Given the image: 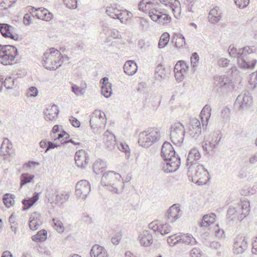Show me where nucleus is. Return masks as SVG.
Listing matches in <instances>:
<instances>
[{
	"label": "nucleus",
	"mask_w": 257,
	"mask_h": 257,
	"mask_svg": "<svg viewBox=\"0 0 257 257\" xmlns=\"http://www.w3.org/2000/svg\"><path fill=\"white\" fill-rule=\"evenodd\" d=\"M201 158V155L199 151L196 149L193 148L190 150L187 158V166H191L194 165L196 162L199 160Z\"/></svg>",
	"instance_id": "a878e982"
},
{
	"label": "nucleus",
	"mask_w": 257,
	"mask_h": 257,
	"mask_svg": "<svg viewBox=\"0 0 257 257\" xmlns=\"http://www.w3.org/2000/svg\"><path fill=\"white\" fill-rule=\"evenodd\" d=\"M16 215L15 212H13L9 217V222L11 225L12 230L15 233H16Z\"/></svg>",
	"instance_id": "6e6d98bb"
},
{
	"label": "nucleus",
	"mask_w": 257,
	"mask_h": 257,
	"mask_svg": "<svg viewBox=\"0 0 257 257\" xmlns=\"http://www.w3.org/2000/svg\"><path fill=\"white\" fill-rule=\"evenodd\" d=\"M186 67V63L183 61H178L174 67V71L178 72L182 69V67Z\"/></svg>",
	"instance_id": "338daca9"
},
{
	"label": "nucleus",
	"mask_w": 257,
	"mask_h": 257,
	"mask_svg": "<svg viewBox=\"0 0 257 257\" xmlns=\"http://www.w3.org/2000/svg\"><path fill=\"white\" fill-rule=\"evenodd\" d=\"M72 91L77 95H82L85 93V89L82 87H80L75 84L71 86Z\"/></svg>",
	"instance_id": "13d9d810"
},
{
	"label": "nucleus",
	"mask_w": 257,
	"mask_h": 257,
	"mask_svg": "<svg viewBox=\"0 0 257 257\" xmlns=\"http://www.w3.org/2000/svg\"><path fill=\"white\" fill-rule=\"evenodd\" d=\"M252 102V96L248 91L242 92L237 97L235 105L241 109H247Z\"/></svg>",
	"instance_id": "ddd939ff"
},
{
	"label": "nucleus",
	"mask_w": 257,
	"mask_h": 257,
	"mask_svg": "<svg viewBox=\"0 0 257 257\" xmlns=\"http://www.w3.org/2000/svg\"><path fill=\"white\" fill-rule=\"evenodd\" d=\"M93 171L96 174L103 173L106 169V163L102 160H97L93 164Z\"/></svg>",
	"instance_id": "c9c22d12"
},
{
	"label": "nucleus",
	"mask_w": 257,
	"mask_h": 257,
	"mask_svg": "<svg viewBox=\"0 0 257 257\" xmlns=\"http://www.w3.org/2000/svg\"><path fill=\"white\" fill-rule=\"evenodd\" d=\"M103 142L108 150L111 151L116 144L115 136L108 131H106L103 135Z\"/></svg>",
	"instance_id": "b1692460"
},
{
	"label": "nucleus",
	"mask_w": 257,
	"mask_h": 257,
	"mask_svg": "<svg viewBox=\"0 0 257 257\" xmlns=\"http://www.w3.org/2000/svg\"><path fill=\"white\" fill-rule=\"evenodd\" d=\"M165 69L161 65H159L156 68L155 77L157 79L161 80L166 77Z\"/></svg>",
	"instance_id": "a18cd8bd"
},
{
	"label": "nucleus",
	"mask_w": 257,
	"mask_h": 257,
	"mask_svg": "<svg viewBox=\"0 0 257 257\" xmlns=\"http://www.w3.org/2000/svg\"><path fill=\"white\" fill-rule=\"evenodd\" d=\"M43 11H44V15L42 17V20L50 21L52 19L53 15L51 12L46 9Z\"/></svg>",
	"instance_id": "e2e57ef3"
},
{
	"label": "nucleus",
	"mask_w": 257,
	"mask_h": 257,
	"mask_svg": "<svg viewBox=\"0 0 257 257\" xmlns=\"http://www.w3.org/2000/svg\"><path fill=\"white\" fill-rule=\"evenodd\" d=\"M15 79L11 76L8 77L5 80L3 84L7 89H12L14 85Z\"/></svg>",
	"instance_id": "4d7b16f0"
},
{
	"label": "nucleus",
	"mask_w": 257,
	"mask_h": 257,
	"mask_svg": "<svg viewBox=\"0 0 257 257\" xmlns=\"http://www.w3.org/2000/svg\"><path fill=\"white\" fill-rule=\"evenodd\" d=\"M179 238H180V235H176V234H174L168 238L167 242L170 245H174L180 243Z\"/></svg>",
	"instance_id": "5fc2aeb1"
},
{
	"label": "nucleus",
	"mask_w": 257,
	"mask_h": 257,
	"mask_svg": "<svg viewBox=\"0 0 257 257\" xmlns=\"http://www.w3.org/2000/svg\"><path fill=\"white\" fill-rule=\"evenodd\" d=\"M240 49H237L233 45H230L228 49L229 56L232 58H238V60L240 59Z\"/></svg>",
	"instance_id": "37998d69"
},
{
	"label": "nucleus",
	"mask_w": 257,
	"mask_h": 257,
	"mask_svg": "<svg viewBox=\"0 0 257 257\" xmlns=\"http://www.w3.org/2000/svg\"><path fill=\"white\" fill-rule=\"evenodd\" d=\"M159 2L156 0H142L138 5L140 10L144 12H149V14L158 6Z\"/></svg>",
	"instance_id": "6ab92c4d"
},
{
	"label": "nucleus",
	"mask_w": 257,
	"mask_h": 257,
	"mask_svg": "<svg viewBox=\"0 0 257 257\" xmlns=\"http://www.w3.org/2000/svg\"><path fill=\"white\" fill-rule=\"evenodd\" d=\"M90 255L91 257H108L105 249L98 244L92 246Z\"/></svg>",
	"instance_id": "c85d7f7f"
},
{
	"label": "nucleus",
	"mask_w": 257,
	"mask_h": 257,
	"mask_svg": "<svg viewBox=\"0 0 257 257\" xmlns=\"http://www.w3.org/2000/svg\"><path fill=\"white\" fill-rule=\"evenodd\" d=\"M64 3L70 9H75L77 7V0H64Z\"/></svg>",
	"instance_id": "052dcab7"
},
{
	"label": "nucleus",
	"mask_w": 257,
	"mask_h": 257,
	"mask_svg": "<svg viewBox=\"0 0 257 257\" xmlns=\"http://www.w3.org/2000/svg\"><path fill=\"white\" fill-rule=\"evenodd\" d=\"M222 16V12L221 9L217 6L212 9L208 14L209 22L213 24L219 22Z\"/></svg>",
	"instance_id": "5701e85b"
},
{
	"label": "nucleus",
	"mask_w": 257,
	"mask_h": 257,
	"mask_svg": "<svg viewBox=\"0 0 257 257\" xmlns=\"http://www.w3.org/2000/svg\"><path fill=\"white\" fill-rule=\"evenodd\" d=\"M69 196H70L68 193L66 192H62L56 195L55 200H51L55 203L60 202L63 203L68 200Z\"/></svg>",
	"instance_id": "c03bdc74"
},
{
	"label": "nucleus",
	"mask_w": 257,
	"mask_h": 257,
	"mask_svg": "<svg viewBox=\"0 0 257 257\" xmlns=\"http://www.w3.org/2000/svg\"><path fill=\"white\" fill-rule=\"evenodd\" d=\"M101 86V94L106 98L109 97L112 94V84L108 81L107 77H104L100 80Z\"/></svg>",
	"instance_id": "bb28decb"
},
{
	"label": "nucleus",
	"mask_w": 257,
	"mask_h": 257,
	"mask_svg": "<svg viewBox=\"0 0 257 257\" xmlns=\"http://www.w3.org/2000/svg\"><path fill=\"white\" fill-rule=\"evenodd\" d=\"M161 137L160 132L158 128H149L139 134L138 143L146 148L158 141Z\"/></svg>",
	"instance_id": "f03ea898"
},
{
	"label": "nucleus",
	"mask_w": 257,
	"mask_h": 257,
	"mask_svg": "<svg viewBox=\"0 0 257 257\" xmlns=\"http://www.w3.org/2000/svg\"><path fill=\"white\" fill-rule=\"evenodd\" d=\"M121 182L120 175L113 171L104 173L101 180L102 185L107 186L110 191L115 193H118L117 184Z\"/></svg>",
	"instance_id": "423d86ee"
},
{
	"label": "nucleus",
	"mask_w": 257,
	"mask_h": 257,
	"mask_svg": "<svg viewBox=\"0 0 257 257\" xmlns=\"http://www.w3.org/2000/svg\"><path fill=\"white\" fill-rule=\"evenodd\" d=\"M38 94V90L36 87L31 86L27 91L26 95L28 97H36Z\"/></svg>",
	"instance_id": "bf43d9fd"
},
{
	"label": "nucleus",
	"mask_w": 257,
	"mask_h": 257,
	"mask_svg": "<svg viewBox=\"0 0 257 257\" xmlns=\"http://www.w3.org/2000/svg\"><path fill=\"white\" fill-rule=\"evenodd\" d=\"M75 161L78 166L84 167V165L88 162L85 152L82 150L77 151L75 155Z\"/></svg>",
	"instance_id": "473e14b6"
},
{
	"label": "nucleus",
	"mask_w": 257,
	"mask_h": 257,
	"mask_svg": "<svg viewBox=\"0 0 257 257\" xmlns=\"http://www.w3.org/2000/svg\"><path fill=\"white\" fill-rule=\"evenodd\" d=\"M250 211L249 202L248 201H241L234 205L230 206L227 212V218L229 221H241Z\"/></svg>",
	"instance_id": "f257e3e1"
},
{
	"label": "nucleus",
	"mask_w": 257,
	"mask_h": 257,
	"mask_svg": "<svg viewBox=\"0 0 257 257\" xmlns=\"http://www.w3.org/2000/svg\"><path fill=\"white\" fill-rule=\"evenodd\" d=\"M171 230L172 227L168 223L161 224L159 233H160L162 235H164L170 232Z\"/></svg>",
	"instance_id": "603ef678"
},
{
	"label": "nucleus",
	"mask_w": 257,
	"mask_h": 257,
	"mask_svg": "<svg viewBox=\"0 0 257 257\" xmlns=\"http://www.w3.org/2000/svg\"><path fill=\"white\" fill-rule=\"evenodd\" d=\"M13 145L7 138H5L1 145L0 156H3L5 160L11 162L13 160Z\"/></svg>",
	"instance_id": "4468645a"
},
{
	"label": "nucleus",
	"mask_w": 257,
	"mask_h": 257,
	"mask_svg": "<svg viewBox=\"0 0 257 257\" xmlns=\"http://www.w3.org/2000/svg\"><path fill=\"white\" fill-rule=\"evenodd\" d=\"M140 25L143 30L146 31L149 28V22L143 18L140 19Z\"/></svg>",
	"instance_id": "69168bd1"
},
{
	"label": "nucleus",
	"mask_w": 257,
	"mask_h": 257,
	"mask_svg": "<svg viewBox=\"0 0 257 257\" xmlns=\"http://www.w3.org/2000/svg\"><path fill=\"white\" fill-rule=\"evenodd\" d=\"M16 57V54L15 56H10L7 54L0 53V60L2 64L4 65L12 64V62Z\"/></svg>",
	"instance_id": "79ce46f5"
},
{
	"label": "nucleus",
	"mask_w": 257,
	"mask_h": 257,
	"mask_svg": "<svg viewBox=\"0 0 257 257\" xmlns=\"http://www.w3.org/2000/svg\"><path fill=\"white\" fill-rule=\"evenodd\" d=\"M189 134L193 138L198 137L201 133V123L196 118L191 119L189 128Z\"/></svg>",
	"instance_id": "4be33fe9"
},
{
	"label": "nucleus",
	"mask_w": 257,
	"mask_h": 257,
	"mask_svg": "<svg viewBox=\"0 0 257 257\" xmlns=\"http://www.w3.org/2000/svg\"><path fill=\"white\" fill-rule=\"evenodd\" d=\"M215 214L212 213L211 215L207 214L204 215L203 217L202 220L200 223L201 226H209L212 224L215 220L214 216Z\"/></svg>",
	"instance_id": "ea45409f"
},
{
	"label": "nucleus",
	"mask_w": 257,
	"mask_h": 257,
	"mask_svg": "<svg viewBox=\"0 0 257 257\" xmlns=\"http://www.w3.org/2000/svg\"><path fill=\"white\" fill-rule=\"evenodd\" d=\"M47 232L46 230L42 229L38 231L37 234L32 236V239L35 242H42L47 239Z\"/></svg>",
	"instance_id": "58836bf2"
},
{
	"label": "nucleus",
	"mask_w": 257,
	"mask_h": 257,
	"mask_svg": "<svg viewBox=\"0 0 257 257\" xmlns=\"http://www.w3.org/2000/svg\"><path fill=\"white\" fill-rule=\"evenodd\" d=\"M10 27L11 26L8 24L0 23V32L5 38H11L12 39L16 40L15 36L11 32Z\"/></svg>",
	"instance_id": "72a5a7b5"
},
{
	"label": "nucleus",
	"mask_w": 257,
	"mask_h": 257,
	"mask_svg": "<svg viewBox=\"0 0 257 257\" xmlns=\"http://www.w3.org/2000/svg\"><path fill=\"white\" fill-rule=\"evenodd\" d=\"M160 226V224H158L156 221H155L149 224V228L153 230L155 232L159 233Z\"/></svg>",
	"instance_id": "0e129e2a"
},
{
	"label": "nucleus",
	"mask_w": 257,
	"mask_h": 257,
	"mask_svg": "<svg viewBox=\"0 0 257 257\" xmlns=\"http://www.w3.org/2000/svg\"><path fill=\"white\" fill-rule=\"evenodd\" d=\"M248 83L250 88L253 89L256 88L257 84V72H253L249 75Z\"/></svg>",
	"instance_id": "de8ad7c7"
},
{
	"label": "nucleus",
	"mask_w": 257,
	"mask_h": 257,
	"mask_svg": "<svg viewBox=\"0 0 257 257\" xmlns=\"http://www.w3.org/2000/svg\"><path fill=\"white\" fill-rule=\"evenodd\" d=\"M188 171L193 172L194 177L197 178L196 183L198 185L206 184L210 178L207 169L203 165L197 163L194 165L189 166Z\"/></svg>",
	"instance_id": "6e6552de"
},
{
	"label": "nucleus",
	"mask_w": 257,
	"mask_h": 257,
	"mask_svg": "<svg viewBox=\"0 0 257 257\" xmlns=\"http://www.w3.org/2000/svg\"><path fill=\"white\" fill-rule=\"evenodd\" d=\"M156 7L149 13L150 18L159 24L165 25L169 23L171 20V17L161 11V4L159 3Z\"/></svg>",
	"instance_id": "9d476101"
},
{
	"label": "nucleus",
	"mask_w": 257,
	"mask_h": 257,
	"mask_svg": "<svg viewBox=\"0 0 257 257\" xmlns=\"http://www.w3.org/2000/svg\"><path fill=\"white\" fill-rule=\"evenodd\" d=\"M118 149L121 152H124L127 159H128L130 156V150L128 146L125 143H120L117 144Z\"/></svg>",
	"instance_id": "8fccbe9b"
},
{
	"label": "nucleus",
	"mask_w": 257,
	"mask_h": 257,
	"mask_svg": "<svg viewBox=\"0 0 257 257\" xmlns=\"http://www.w3.org/2000/svg\"><path fill=\"white\" fill-rule=\"evenodd\" d=\"M165 163L163 167V170L167 173L174 172L177 171L180 165V158L179 156L169 158L168 160H164Z\"/></svg>",
	"instance_id": "dca6fc26"
},
{
	"label": "nucleus",
	"mask_w": 257,
	"mask_h": 257,
	"mask_svg": "<svg viewBox=\"0 0 257 257\" xmlns=\"http://www.w3.org/2000/svg\"><path fill=\"white\" fill-rule=\"evenodd\" d=\"M105 12L110 18L118 19L122 23H126L128 19L133 16L131 12L126 10H123L119 5L115 3L107 6Z\"/></svg>",
	"instance_id": "7ed1b4c3"
},
{
	"label": "nucleus",
	"mask_w": 257,
	"mask_h": 257,
	"mask_svg": "<svg viewBox=\"0 0 257 257\" xmlns=\"http://www.w3.org/2000/svg\"><path fill=\"white\" fill-rule=\"evenodd\" d=\"M214 85L216 91L226 92L230 89V81L227 77L222 76L215 78Z\"/></svg>",
	"instance_id": "2eb2a0df"
},
{
	"label": "nucleus",
	"mask_w": 257,
	"mask_h": 257,
	"mask_svg": "<svg viewBox=\"0 0 257 257\" xmlns=\"http://www.w3.org/2000/svg\"><path fill=\"white\" fill-rule=\"evenodd\" d=\"M240 59L238 60V64L239 66L242 68L250 69L254 67L256 63V60L253 59L251 61H248L245 58L246 56L252 53H253L255 49L253 47H250L245 46L240 49Z\"/></svg>",
	"instance_id": "1a4fd4ad"
},
{
	"label": "nucleus",
	"mask_w": 257,
	"mask_h": 257,
	"mask_svg": "<svg viewBox=\"0 0 257 257\" xmlns=\"http://www.w3.org/2000/svg\"><path fill=\"white\" fill-rule=\"evenodd\" d=\"M182 215L180 205L175 204L172 205L166 213V218L170 222L176 221Z\"/></svg>",
	"instance_id": "a211bd4d"
},
{
	"label": "nucleus",
	"mask_w": 257,
	"mask_h": 257,
	"mask_svg": "<svg viewBox=\"0 0 257 257\" xmlns=\"http://www.w3.org/2000/svg\"><path fill=\"white\" fill-rule=\"evenodd\" d=\"M141 244L144 246H148L153 242V237L151 232L148 230H144L139 236Z\"/></svg>",
	"instance_id": "393cba45"
},
{
	"label": "nucleus",
	"mask_w": 257,
	"mask_h": 257,
	"mask_svg": "<svg viewBox=\"0 0 257 257\" xmlns=\"http://www.w3.org/2000/svg\"><path fill=\"white\" fill-rule=\"evenodd\" d=\"M60 56V52L54 48L47 50L43 56V65L47 69H56L59 67L57 59Z\"/></svg>",
	"instance_id": "39448f33"
},
{
	"label": "nucleus",
	"mask_w": 257,
	"mask_h": 257,
	"mask_svg": "<svg viewBox=\"0 0 257 257\" xmlns=\"http://www.w3.org/2000/svg\"><path fill=\"white\" fill-rule=\"evenodd\" d=\"M191 64L193 71L197 69V64L199 61V57L196 52L193 53L191 56Z\"/></svg>",
	"instance_id": "3c124183"
},
{
	"label": "nucleus",
	"mask_w": 257,
	"mask_h": 257,
	"mask_svg": "<svg viewBox=\"0 0 257 257\" xmlns=\"http://www.w3.org/2000/svg\"><path fill=\"white\" fill-rule=\"evenodd\" d=\"M257 193V185H253L252 187H248L246 190H242L241 194L244 196L253 195Z\"/></svg>",
	"instance_id": "864d4df0"
},
{
	"label": "nucleus",
	"mask_w": 257,
	"mask_h": 257,
	"mask_svg": "<svg viewBox=\"0 0 257 257\" xmlns=\"http://www.w3.org/2000/svg\"><path fill=\"white\" fill-rule=\"evenodd\" d=\"M234 3L239 8L243 9L249 5V0H234Z\"/></svg>",
	"instance_id": "680f3d73"
},
{
	"label": "nucleus",
	"mask_w": 257,
	"mask_h": 257,
	"mask_svg": "<svg viewBox=\"0 0 257 257\" xmlns=\"http://www.w3.org/2000/svg\"><path fill=\"white\" fill-rule=\"evenodd\" d=\"M137 70L138 66L135 61L128 60L125 62L123 70L127 75L132 76L137 72Z\"/></svg>",
	"instance_id": "7c9ffc66"
},
{
	"label": "nucleus",
	"mask_w": 257,
	"mask_h": 257,
	"mask_svg": "<svg viewBox=\"0 0 257 257\" xmlns=\"http://www.w3.org/2000/svg\"><path fill=\"white\" fill-rule=\"evenodd\" d=\"M161 156L164 160H168L169 158L177 156L174 149L170 143H164L161 149Z\"/></svg>",
	"instance_id": "aec40b11"
},
{
	"label": "nucleus",
	"mask_w": 257,
	"mask_h": 257,
	"mask_svg": "<svg viewBox=\"0 0 257 257\" xmlns=\"http://www.w3.org/2000/svg\"><path fill=\"white\" fill-rule=\"evenodd\" d=\"M90 125L91 128L104 127L106 123L105 114L99 110L96 109L90 116Z\"/></svg>",
	"instance_id": "9b49d317"
},
{
	"label": "nucleus",
	"mask_w": 257,
	"mask_h": 257,
	"mask_svg": "<svg viewBox=\"0 0 257 257\" xmlns=\"http://www.w3.org/2000/svg\"><path fill=\"white\" fill-rule=\"evenodd\" d=\"M170 138L171 142L175 145L180 146L183 143L185 135L184 125L180 122L172 124L170 128Z\"/></svg>",
	"instance_id": "0eeeda50"
},
{
	"label": "nucleus",
	"mask_w": 257,
	"mask_h": 257,
	"mask_svg": "<svg viewBox=\"0 0 257 257\" xmlns=\"http://www.w3.org/2000/svg\"><path fill=\"white\" fill-rule=\"evenodd\" d=\"M211 108L209 105H205L202 109L200 116L203 126H206L211 115Z\"/></svg>",
	"instance_id": "2f4dec72"
},
{
	"label": "nucleus",
	"mask_w": 257,
	"mask_h": 257,
	"mask_svg": "<svg viewBox=\"0 0 257 257\" xmlns=\"http://www.w3.org/2000/svg\"><path fill=\"white\" fill-rule=\"evenodd\" d=\"M180 243L193 245L196 244L197 241L195 238L191 234H184L180 235Z\"/></svg>",
	"instance_id": "f704fd0d"
},
{
	"label": "nucleus",
	"mask_w": 257,
	"mask_h": 257,
	"mask_svg": "<svg viewBox=\"0 0 257 257\" xmlns=\"http://www.w3.org/2000/svg\"><path fill=\"white\" fill-rule=\"evenodd\" d=\"M42 224V216L40 213L34 212L29 218V227L32 230H37Z\"/></svg>",
	"instance_id": "412c9836"
},
{
	"label": "nucleus",
	"mask_w": 257,
	"mask_h": 257,
	"mask_svg": "<svg viewBox=\"0 0 257 257\" xmlns=\"http://www.w3.org/2000/svg\"><path fill=\"white\" fill-rule=\"evenodd\" d=\"M215 235L218 238H224L225 237L224 230L222 229L219 228L218 225H216L215 228Z\"/></svg>",
	"instance_id": "774afa93"
},
{
	"label": "nucleus",
	"mask_w": 257,
	"mask_h": 257,
	"mask_svg": "<svg viewBox=\"0 0 257 257\" xmlns=\"http://www.w3.org/2000/svg\"><path fill=\"white\" fill-rule=\"evenodd\" d=\"M34 175H30L29 173H23L21 176V187L23 185L30 183L34 178Z\"/></svg>",
	"instance_id": "49530a36"
},
{
	"label": "nucleus",
	"mask_w": 257,
	"mask_h": 257,
	"mask_svg": "<svg viewBox=\"0 0 257 257\" xmlns=\"http://www.w3.org/2000/svg\"><path fill=\"white\" fill-rule=\"evenodd\" d=\"M54 228L59 232H63L64 230L63 223L57 218H53L52 220Z\"/></svg>",
	"instance_id": "09e8293b"
},
{
	"label": "nucleus",
	"mask_w": 257,
	"mask_h": 257,
	"mask_svg": "<svg viewBox=\"0 0 257 257\" xmlns=\"http://www.w3.org/2000/svg\"><path fill=\"white\" fill-rule=\"evenodd\" d=\"M39 199V194H36L32 197L28 199H24L22 201L24 207L23 210H25L30 208Z\"/></svg>",
	"instance_id": "e433bc0d"
},
{
	"label": "nucleus",
	"mask_w": 257,
	"mask_h": 257,
	"mask_svg": "<svg viewBox=\"0 0 257 257\" xmlns=\"http://www.w3.org/2000/svg\"><path fill=\"white\" fill-rule=\"evenodd\" d=\"M46 120H53L55 119L58 114L59 110L56 105L49 106L44 111Z\"/></svg>",
	"instance_id": "cd10ccee"
},
{
	"label": "nucleus",
	"mask_w": 257,
	"mask_h": 257,
	"mask_svg": "<svg viewBox=\"0 0 257 257\" xmlns=\"http://www.w3.org/2000/svg\"><path fill=\"white\" fill-rule=\"evenodd\" d=\"M15 195L10 193H6L3 195V201L5 205L9 208L15 204Z\"/></svg>",
	"instance_id": "4c0bfd02"
},
{
	"label": "nucleus",
	"mask_w": 257,
	"mask_h": 257,
	"mask_svg": "<svg viewBox=\"0 0 257 257\" xmlns=\"http://www.w3.org/2000/svg\"><path fill=\"white\" fill-rule=\"evenodd\" d=\"M91 190L89 182L85 180L78 181L75 186L76 195L82 199H85Z\"/></svg>",
	"instance_id": "f8f14e48"
},
{
	"label": "nucleus",
	"mask_w": 257,
	"mask_h": 257,
	"mask_svg": "<svg viewBox=\"0 0 257 257\" xmlns=\"http://www.w3.org/2000/svg\"><path fill=\"white\" fill-rule=\"evenodd\" d=\"M247 247V241L246 237L238 235L234 239L233 245V252L235 254L243 253Z\"/></svg>",
	"instance_id": "f3484780"
},
{
	"label": "nucleus",
	"mask_w": 257,
	"mask_h": 257,
	"mask_svg": "<svg viewBox=\"0 0 257 257\" xmlns=\"http://www.w3.org/2000/svg\"><path fill=\"white\" fill-rule=\"evenodd\" d=\"M170 39V35L168 33H164L161 36L158 47L159 48H164L168 43Z\"/></svg>",
	"instance_id": "a19ab883"
},
{
	"label": "nucleus",
	"mask_w": 257,
	"mask_h": 257,
	"mask_svg": "<svg viewBox=\"0 0 257 257\" xmlns=\"http://www.w3.org/2000/svg\"><path fill=\"white\" fill-rule=\"evenodd\" d=\"M222 135L219 130L214 131L205 137L202 143V147L204 151H213L221 144Z\"/></svg>",
	"instance_id": "20e7f679"
},
{
	"label": "nucleus",
	"mask_w": 257,
	"mask_h": 257,
	"mask_svg": "<svg viewBox=\"0 0 257 257\" xmlns=\"http://www.w3.org/2000/svg\"><path fill=\"white\" fill-rule=\"evenodd\" d=\"M172 43L177 48H186L187 45L185 37L180 33H174L172 37Z\"/></svg>",
	"instance_id": "c756f323"
}]
</instances>
